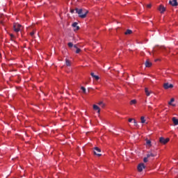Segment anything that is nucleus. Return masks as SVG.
I'll list each match as a JSON object with an SVG mask.
<instances>
[{"label":"nucleus","instance_id":"nucleus-1","mask_svg":"<svg viewBox=\"0 0 178 178\" xmlns=\"http://www.w3.org/2000/svg\"><path fill=\"white\" fill-rule=\"evenodd\" d=\"M76 13H77L81 17V19H86L87 17V14L88 13V10L86 9H79V8H75Z\"/></svg>","mask_w":178,"mask_h":178},{"label":"nucleus","instance_id":"nucleus-2","mask_svg":"<svg viewBox=\"0 0 178 178\" xmlns=\"http://www.w3.org/2000/svg\"><path fill=\"white\" fill-rule=\"evenodd\" d=\"M13 29H14V31H15V33H19V31H20V30H22V25H20L19 24H17V23H15L13 24Z\"/></svg>","mask_w":178,"mask_h":178},{"label":"nucleus","instance_id":"nucleus-3","mask_svg":"<svg viewBox=\"0 0 178 178\" xmlns=\"http://www.w3.org/2000/svg\"><path fill=\"white\" fill-rule=\"evenodd\" d=\"M169 138H165L163 137H161L159 141L161 144H168L169 143Z\"/></svg>","mask_w":178,"mask_h":178},{"label":"nucleus","instance_id":"nucleus-4","mask_svg":"<svg viewBox=\"0 0 178 178\" xmlns=\"http://www.w3.org/2000/svg\"><path fill=\"white\" fill-rule=\"evenodd\" d=\"M99 152H101V149L99 147H95L94 154L95 155H97V156H101L102 154H101Z\"/></svg>","mask_w":178,"mask_h":178},{"label":"nucleus","instance_id":"nucleus-5","mask_svg":"<svg viewBox=\"0 0 178 178\" xmlns=\"http://www.w3.org/2000/svg\"><path fill=\"white\" fill-rule=\"evenodd\" d=\"M163 88H165V90H168V88H173V84H169V83H165L163 84Z\"/></svg>","mask_w":178,"mask_h":178},{"label":"nucleus","instance_id":"nucleus-6","mask_svg":"<svg viewBox=\"0 0 178 178\" xmlns=\"http://www.w3.org/2000/svg\"><path fill=\"white\" fill-rule=\"evenodd\" d=\"M143 169H145V165L144 163H140L138 165V172H143Z\"/></svg>","mask_w":178,"mask_h":178},{"label":"nucleus","instance_id":"nucleus-7","mask_svg":"<svg viewBox=\"0 0 178 178\" xmlns=\"http://www.w3.org/2000/svg\"><path fill=\"white\" fill-rule=\"evenodd\" d=\"M169 3L171 6H177L178 5L177 0H170Z\"/></svg>","mask_w":178,"mask_h":178},{"label":"nucleus","instance_id":"nucleus-8","mask_svg":"<svg viewBox=\"0 0 178 178\" xmlns=\"http://www.w3.org/2000/svg\"><path fill=\"white\" fill-rule=\"evenodd\" d=\"M145 66L146 67H151V66H152V63L149 62V60H147L145 63Z\"/></svg>","mask_w":178,"mask_h":178},{"label":"nucleus","instance_id":"nucleus-9","mask_svg":"<svg viewBox=\"0 0 178 178\" xmlns=\"http://www.w3.org/2000/svg\"><path fill=\"white\" fill-rule=\"evenodd\" d=\"M145 92L147 97H149V95H151V94H152V91H149L148 90V88H145Z\"/></svg>","mask_w":178,"mask_h":178},{"label":"nucleus","instance_id":"nucleus-10","mask_svg":"<svg viewBox=\"0 0 178 178\" xmlns=\"http://www.w3.org/2000/svg\"><path fill=\"white\" fill-rule=\"evenodd\" d=\"M152 157H154V156H156V154H154L151 152H149L147 154V158H151Z\"/></svg>","mask_w":178,"mask_h":178},{"label":"nucleus","instance_id":"nucleus-11","mask_svg":"<svg viewBox=\"0 0 178 178\" xmlns=\"http://www.w3.org/2000/svg\"><path fill=\"white\" fill-rule=\"evenodd\" d=\"M159 10L161 12V13H163V12H165V10H166V8H165V7H163V6H160Z\"/></svg>","mask_w":178,"mask_h":178},{"label":"nucleus","instance_id":"nucleus-12","mask_svg":"<svg viewBox=\"0 0 178 178\" xmlns=\"http://www.w3.org/2000/svg\"><path fill=\"white\" fill-rule=\"evenodd\" d=\"M93 109L95 111H97L98 113H99V112H101V109H99V107L95 104L93 105Z\"/></svg>","mask_w":178,"mask_h":178},{"label":"nucleus","instance_id":"nucleus-13","mask_svg":"<svg viewBox=\"0 0 178 178\" xmlns=\"http://www.w3.org/2000/svg\"><path fill=\"white\" fill-rule=\"evenodd\" d=\"M172 122L175 126L178 125V119H177L176 117L172 118Z\"/></svg>","mask_w":178,"mask_h":178},{"label":"nucleus","instance_id":"nucleus-14","mask_svg":"<svg viewBox=\"0 0 178 178\" xmlns=\"http://www.w3.org/2000/svg\"><path fill=\"white\" fill-rule=\"evenodd\" d=\"M77 22H74L72 24V27H76V30H80V26H77Z\"/></svg>","mask_w":178,"mask_h":178},{"label":"nucleus","instance_id":"nucleus-15","mask_svg":"<svg viewBox=\"0 0 178 178\" xmlns=\"http://www.w3.org/2000/svg\"><path fill=\"white\" fill-rule=\"evenodd\" d=\"M146 145H147V147H151L152 145L151 144V140L146 139Z\"/></svg>","mask_w":178,"mask_h":178},{"label":"nucleus","instance_id":"nucleus-16","mask_svg":"<svg viewBox=\"0 0 178 178\" xmlns=\"http://www.w3.org/2000/svg\"><path fill=\"white\" fill-rule=\"evenodd\" d=\"M131 33H133V31L130 30V29H127V31L124 33L125 35H127L129 34H131Z\"/></svg>","mask_w":178,"mask_h":178},{"label":"nucleus","instance_id":"nucleus-17","mask_svg":"<svg viewBox=\"0 0 178 178\" xmlns=\"http://www.w3.org/2000/svg\"><path fill=\"white\" fill-rule=\"evenodd\" d=\"M172 102H175V98H172L171 99H170V102H169V105H172V106H176V105H175V104H172Z\"/></svg>","mask_w":178,"mask_h":178},{"label":"nucleus","instance_id":"nucleus-18","mask_svg":"<svg viewBox=\"0 0 178 178\" xmlns=\"http://www.w3.org/2000/svg\"><path fill=\"white\" fill-rule=\"evenodd\" d=\"M99 106H102V108H104L105 106V104H104V102H99L97 103Z\"/></svg>","mask_w":178,"mask_h":178},{"label":"nucleus","instance_id":"nucleus-19","mask_svg":"<svg viewBox=\"0 0 178 178\" xmlns=\"http://www.w3.org/2000/svg\"><path fill=\"white\" fill-rule=\"evenodd\" d=\"M81 90H82L83 94H87V90L86 89V88H84V87L82 86V87L81 88Z\"/></svg>","mask_w":178,"mask_h":178},{"label":"nucleus","instance_id":"nucleus-20","mask_svg":"<svg viewBox=\"0 0 178 178\" xmlns=\"http://www.w3.org/2000/svg\"><path fill=\"white\" fill-rule=\"evenodd\" d=\"M137 104V101L136 99H133L130 102V105H134Z\"/></svg>","mask_w":178,"mask_h":178},{"label":"nucleus","instance_id":"nucleus-21","mask_svg":"<svg viewBox=\"0 0 178 178\" xmlns=\"http://www.w3.org/2000/svg\"><path fill=\"white\" fill-rule=\"evenodd\" d=\"M140 120H141V123H145V118H144V116H142L140 118Z\"/></svg>","mask_w":178,"mask_h":178},{"label":"nucleus","instance_id":"nucleus-22","mask_svg":"<svg viewBox=\"0 0 178 178\" xmlns=\"http://www.w3.org/2000/svg\"><path fill=\"white\" fill-rule=\"evenodd\" d=\"M65 63H66L67 66H70V60L66 59L65 60Z\"/></svg>","mask_w":178,"mask_h":178},{"label":"nucleus","instance_id":"nucleus-23","mask_svg":"<svg viewBox=\"0 0 178 178\" xmlns=\"http://www.w3.org/2000/svg\"><path fill=\"white\" fill-rule=\"evenodd\" d=\"M69 48H73V43L72 42H68L67 44Z\"/></svg>","mask_w":178,"mask_h":178},{"label":"nucleus","instance_id":"nucleus-24","mask_svg":"<svg viewBox=\"0 0 178 178\" xmlns=\"http://www.w3.org/2000/svg\"><path fill=\"white\" fill-rule=\"evenodd\" d=\"M76 54H80V52H81V49H76Z\"/></svg>","mask_w":178,"mask_h":178},{"label":"nucleus","instance_id":"nucleus-25","mask_svg":"<svg viewBox=\"0 0 178 178\" xmlns=\"http://www.w3.org/2000/svg\"><path fill=\"white\" fill-rule=\"evenodd\" d=\"M34 34H35V31H33L30 33V35H31V37H33Z\"/></svg>","mask_w":178,"mask_h":178},{"label":"nucleus","instance_id":"nucleus-26","mask_svg":"<svg viewBox=\"0 0 178 178\" xmlns=\"http://www.w3.org/2000/svg\"><path fill=\"white\" fill-rule=\"evenodd\" d=\"M143 162H145V163L148 162V157H145V158L143 159Z\"/></svg>","mask_w":178,"mask_h":178},{"label":"nucleus","instance_id":"nucleus-27","mask_svg":"<svg viewBox=\"0 0 178 178\" xmlns=\"http://www.w3.org/2000/svg\"><path fill=\"white\" fill-rule=\"evenodd\" d=\"M94 79H95V80H99V76L95 75V76H93Z\"/></svg>","mask_w":178,"mask_h":178},{"label":"nucleus","instance_id":"nucleus-28","mask_svg":"<svg viewBox=\"0 0 178 178\" xmlns=\"http://www.w3.org/2000/svg\"><path fill=\"white\" fill-rule=\"evenodd\" d=\"M134 126H138V124H137V121L136 120H134Z\"/></svg>","mask_w":178,"mask_h":178},{"label":"nucleus","instance_id":"nucleus-29","mask_svg":"<svg viewBox=\"0 0 178 178\" xmlns=\"http://www.w3.org/2000/svg\"><path fill=\"white\" fill-rule=\"evenodd\" d=\"M133 120H134V119H133V118H129V119L128 120V122H129V123H131V122H133Z\"/></svg>","mask_w":178,"mask_h":178},{"label":"nucleus","instance_id":"nucleus-30","mask_svg":"<svg viewBox=\"0 0 178 178\" xmlns=\"http://www.w3.org/2000/svg\"><path fill=\"white\" fill-rule=\"evenodd\" d=\"M90 76H92V77H93V78H94V77H95V74H94V72H91V73H90Z\"/></svg>","mask_w":178,"mask_h":178},{"label":"nucleus","instance_id":"nucleus-31","mask_svg":"<svg viewBox=\"0 0 178 178\" xmlns=\"http://www.w3.org/2000/svg\"><path fill=\"white\" fill-rule=\"evenodd\" d=\"M151 6H152L151 4H147V8H151Z\"/></svg>","mask_w":178,"mask_h":178},{"label":"nucleus","instance_id":"nucleus-32","mask_svg":"<svg viewBox=\"0 0 178 178\" xmlns=\"http://www.w3.org/2000/svg\"><path fill=\"white\" fill-rule=\"evenodd\" d=\"M74 48H76V49H79V47H77V45H76V44H74Z\"/></svg>","mask_w":178,"mask_h":178},{"label":"nucleus","instance_id":"nucleus-33","mask_svg":"<svg viewBox=\"0 0 178 178\" xmlns=\"http://www.w3.org/2000/svg\"><path fill=\"white\" fill-rule=\"evenodd\" d=\"M74 10H73V9H72V10H70V12H71L72 13H74Z\"/></svg>","mask_w":178,"mask_h":178},{"label":"nucleus","instance_id":"nucleus-34","mask_svg":"<svg viewBox=\"0 0 178 178\" xmlns=\"http://www.w3.org/2000/svg\"><path fill=\"white\" fill-rule=\"evenodd\" d=\"M10 37H11V38H13L15 37V35H13V34H10Z\"/></svg>","mask_w":178,"mask_h":178},{"label":"nucleus","instance_id":"nucleus-35","mask_svg":"<svg viewBox=\"0 0 178 178\" xmlns=\"http://www.w3.org/2000/svg\"><path fill=\"white\" fill-rule=\"evenodd\" d=\"M0 56H1V54H0Z\"/></svg>","mask_w":178,"mask_h":178}]
</instances>
